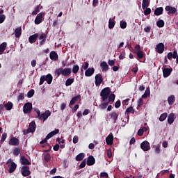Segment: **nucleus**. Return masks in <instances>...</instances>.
Wrapping results in <instances>:
<instances>
[{
  "label": "nucleus",
  "mask_w": 178,
  "mask_h": 178,
  "mask_svg": "<svg viewBox=\"0 0 178 178\" xmlns=\"http://www.w3.org/2000/svg\"><path fill=\"white\" fill-rule=\"evenodd\" d=\"M58 133H59V129H55L47 135V138H52V137H54V136H56Z\"/></svg>",
  "instance_id": "nucleus-26"
},
{
  "label": "nucleus",
  "mask_w": 178,
  "mask_h": 178,
  "mask_svg": "<svg viewBox=\"0 0 178 178\" xmlns=\"http://www.w3.org/2000/svg\"><path fill=\"white\" fill-rule=\"evenodd\" d=\"M49 116H51V111H49V110H47L44 113L40 114L39 119L40 120H44V122H45V120H47Z\"/></svg>",
  "instance_id": "nucleus-6"
},
{
  "label": "nucleus",
  "mask_w": 178,
  "mask_h": 178,
  "mask_svg": "<svg viewBox=\"0 0 178 178\" xmlns=\"http://www.w3.org/2000/svg\"><path fill=\"white\" fill-rule=\"evenodd\" d=\"M6 47H8V43H6V42H4L0 44V55H2V54L5 52Z\"/></svg>",
  "instance_id": "nucleus-22"
},
{
  "label": "nucleus",
  "mask_w": 178,
  "mask_h": 178,
  "mask_svg": "<svg viewBox=\"0 0 178 178\" xmlns=\"http://www.w3.org/2000/svg\"><path fill=\"white\" fill-rule=\"evenodd\" d=\"M31 111H33V104L30 102L26 103L23 107L24 113H31Z\"/></svg>",
  "instance_id": "nucleus-4"
},
{
  "label": "nucleus",
  "mask_w": 178,
  "mask_h": 178,
  "mask_svg": "<svg viewBox=\"0 0 178 178\" xmlns=\"http://www.w3.org/2000/svg\"><path fill=\"white\" fill-rule=\"evenodd\" d=\"M34 89H31L27 93L28 98H31L34 95Z\"/></svg>",
  "instance_id": "nucleus-50"
},
{
  "label": "nucleus",
  "mask_w": 178,
  "mask_h": 178,
  "mask_svg": "<svg viewBox=\"0 0 178 178\" xmlns=\"http://www.w3.org/2000/svg\"><path fill=\"white\" fill-rule=\"evenodd\" d=\"M109 95H111V88L107 87L102 90L100 92V97H102L103 102H104V101H106Z\"/></svg>",
  "instance_id": "nucleus-2"
},
{
  "label": "nucleus",
  "mask_w": 178,
  "mask_h": 178,
  "mask_svg": "<svg viewBox=\"0 0 178 178\" xmlns=\"http://www.w3.org/2000/svg\"><path fill=\"white\" fill-rule=\"evenodd\" d=\"M126 115H129V113H133L134 115V109H133V107H129L127 108L125 111Z\"/></svg>",
  "instance_id": "nucleus-41"
},
{
  "label": "nucleus",
  "mask_w": 178,
  "mask_h": 178,
  "mask_svg": "<svg viewBox=\"0 0 178 178\" xmlns=\"http://www.w3.org/2000/svg\"><path fill=\"white\" fill-rule=\"evenodd\" d=\"M4 107L7 111H10L13 108V103L8 102L4 105Z\"/></svg>",
  "instance_id": "nucleus-35"
},
{
  "label": "nucleus",
  "mask_w": 178,
  "mask_h": 178,
  "mask_svg": "<svg viewBox=\"0 0 178 178\" xmlns=\"http://www.w3.org/2000/svg\"><path fill=\"white\" fill-rule=\"evenodd\" d=\"M52 80H54L52 74H48L47 75H43L40 77L39 84L40 86H42V84H44V81H47V84H51L52 83Z\"/></svg>",
  "instance_id": "nucleus-1"
},
{
  "label": "nucleus",
  "mask_w": 178,
  "mask_h": 178,
  "mask_svg": "<svg viewBox=\"0 0 178 178\" xmlns=\"http://www.w3.org/2000/svg\"><path fill=\"white\" fill-rule=\"evenodd\" d=\"M95 163V158L94 156H89L87 160L88 166H92Z\"/></svg>",
  "instance_id": "nucleus-15"
},
{
  "label": "nucleus",
  "mask_w": 178,
  "mask_h": 178,
  "mask_svg": "<svg viewBox=\"0 0 178 178\" xmlns=\"http://www.w3.org/2000/svg\"><path fill=\"white\" fill-rule=\"evenodd\" d=\"M94 72H95V69H94V67L92 68H88V70H86V71L85 72V76L86 77H91V76H92V74L94 73Z\"/></svg>",
  "instance_id": "nucleus-19"
},
{
  "label": "nucleus",
  "mask_w": 178,
  "mask_h": 178,
  "mask_svg": "<svg viewBox=\"0 0 178 178\" xmlns=\"http://www.w3.org/2000/svg\"><path fill=\"white\" fill-rule=\"evenodd\" d=\"M21 163L22 165H31V162L29 161V159L26 156H21Z\"/></svg>",
  "instance_id": "nucleus-25"
},
{
  "label": "nucleus",
  "mask_w": 178,
  "mask_h": 178,
  "mask_svg": "<svg viewBox=\"0 0 178 178\" xmlns=\"http://www.w3.org/2000/svg\"><path fill=\"white\" fill-rule=\"evenodd\" d=\"M79 109V104H76L73 108H72V113H76L77 110Z\"/></svg>",
  "instance_id": "nucleus-57"
},
{
  "label": "nucleus",
  "mask_w": 178,
  "mask_h": 178,
  "mask_svg": "<svg viewBox=\"0 0 178 178\" xmlns=\"http://www.w3.org/2000/svg\"><path fill=\"white\" fill-rule=\"evenodd\" d=\"M8 144L10 145L17 146L19 145V140L16 137H13L10 139Z\"/></svg>",
  "instance_id": "nucleus-12"
},
{
  "label": "nucleus",
  "mask_w": 178,
  "mask_h": 178,
  "mask_svg": "<svg viewBox=\"0 0 178 178\" xmlns=\"http://www.w3.org/2000/svg\"><path fill=\"white\" fill-rule=\"evenodd\" d=\"M151 91L149 90V87H147L144 92V94L142 95V98H147L148 95H150Z\"/></svg>",
  "instance_id": "nucleus-34"
},
{
  "label": "nucleus",
  "mask_w": 178,
  "mask_h": 178,
  "mask_svg": "<svg viewBox=\"0 0 178 178\" xmlns=\"http://www.w3.org/2000/svg\"><path fill=\"white\" fill-rule=\"evenodd\" d=\"M40 13V6H38L35 8V10L32 12V15L33 16H35V15H38Z\"/></svg>",
  "instance_id": "nucleus-49"
},
{
  "label": "nucleus",
  "mask_w": 178,
  "mask_h": 178,
  "mask_svg": "<svg viewBox=\"0 0 178 178\" xmlns=\"http://www.w3.org/2000/svg\"><path fill=\"white\" fill-rule=\"evenodd\" d=\"M18 101H23L24 99V93H21L17 98Z\"/></svg>",
  "instance_id": "nucleus-56"
},
{
  "label": "nucleus",
  "mask_w": 178,
  "mask_h": 178,
  "mask_svg": "<svg viewBox=\"0 0 178 178\" xmlns=\"http://www.w3.org/2000/svg\"><path fill=\"white\" fill-rule=\"evenodd\" d=\"M34 111L37 113V115H38V118H39L40 116H41V111H40V109L37 108H33Z\"/></svg>",
  "instance_id": "nucleus-60"
},
{
  "label": "nucleus",
  "mask_w": 178,
  "mask_h": 178,
  "mask_svg": "<svg viewBox=\"0 0 178 178\" xmlns=\"http://www.w3.org/2000/svg\"><path fill=\"white\" fill-rule=\"evenodd\" d=\"M167 58L168 59H169V60H171L172 58L173 59H176V58H177V50L174 49L173 53L172 52L168 53Z\"/></svg>",
  "instance_id": "nucleus-11"
},
{
  "label": "nucleus",
  "mask_w": 178,
  "mask_h": 178,
  "mask_svg": "<svg viewBox=\"0 0 178 178\" xmlns=\"http://www.w3.org/2000/svg\"><path fill=\"white\" fill-rule=\"evenodd\" d=\"M162 13H163V7H159L154 10L155 16H161V15H162Z\"/></svg>",
  "instance_id": "nucleus-21"
},
{
  "label": "nucleus",
  "mask_w": 178,
  "mask_h": 178,
  "mask_svg": "<svg viewBox=\"0 0 178 178\" xmlns=\"http://www.w3.org/2000/svg\"><path fill=\"white\" fill-rule=\"evenodd\" d=\"M143 134H144V129H140L138 131V136H139V137H141V136H143Z\"/></svg>",
  "instance_id": "nucleus-61"
},
{
  "label": "nucleus",
  "mask_w": 178,
  "mask_h": 178,
  "mask_svg": "<svg viewBox=\"0 0 178 178\" xmlns=\"http://www.w3.org/2000/svg\"><path fill=\"white\" fill-rule=\"evenodd\" d=\"M108 105H109V102H107L102 103L99 106L101 109H106Z\"/></svg>",
  "instance_id": "nucleus-43"
},
{
  "label": "nucleus",
  "mask_w": 178,
  "mask_h": 178,
  "mask_svg": "<svg viewBox=\"0 0 178 178\" xmlns=\"http://www.w3.org/2000/svg\"><path fill=\"white\" fill-rule=\"evenodd\" d=\"M172 68H163V77H169L170 74L172 73Z\"/></svg>",
  "instance_id": "nucleus-13"
},
{
  "label": "nucleus",
  "mask_w": 178,
  "mask_h": 178,
  "mask_svg": "<svg viewBox=\"0 0 178 178\" xmlns=\"http://www.w3.org/2000/svg\"><path fill=\"white\" fill-rule=\"evenodd\" d=\"M144 104V100H143L141 98L139 99L138 101V106H143V104Z\"/></svg>",
  "instance_id": "nucleus-62"
},
{
  "label": "nucleus",
  "mask_w": 178,
  "mask_h": 178,
  "mask_svg": "<svg viewBox=\"0 0 178 178\" xmlns=\"http://www.w3.org/2000/svg\"><path fill=\"white\" fill-rule=\"evenodd\" d=\"M115 24H116V22H115V19L111 18L108 21V29H110V30H112V29L115 27Z\"/></svg>",
  "instance_id": "nucleus-32"
},
{
  "label": "nucleus",
  "mask_w": 178,
  "mask_h": 178,
  "mask_svg": "<svg viewBox=\"0 0 178 178\" xmlns=\"http://www.w3.org/2000/svg\"><path fill=\"white\" fill-rule=\"evenodd\" d=\"M81 98V96L80 95H78L72 97V99H71L70 103V105H74V103L77 102V101L79 99H80Z\"/></svg>",
  "instance_id": "nucleus-29"
},
{
  "label": "nucleus",
  "mask_w": 178,
  "mask_h": 178,
  "mask_svg": "<svg viewBox=\"0 0 178 178\" xmlns=\"http://www.w3.org/2000/svg\"><path fill=\"white\" fill-rule=\"evenodd\" d=\"M149 6V2L148 0H143L142 8L143 9H147Z\"/></svg>",
  "instance_id": "nucleus-37"
},
{
  "label": "nucleus",
  "mask_w": 178,
  "mask_h": 178,
  "mask_svg": "<svg viewBox=\"0 0 178 178\" xmlns=\"http://www.w3.org/2000/svg\"><path fill=\"white\" fill-rule=\"evenodd\" d=\"M145 10H144V15L145 16H148V15H151V8L147 7L145 8Z\"/></svg>",
  "instance_id": "nucleus-47"
},
{
  "label": "nucleus",
  "mask_w": 178,
  "mask_h": 178,
  "mask_svg": "<svg viewBox=\"0 0 178 178\" xmlns=\"http://www.w3.org/2000/svg\"><path fill=\"white\" fill-rule=\"evenodd\" d=\"M49 57L51 60H58V59H59V56H58V53L54 51L50 52Z\"/></svg>",
  "instance_id": "nucleus-14"
},
{
  "label": "nucleus",
  "mask_w": 178,
  "mask_h": 178,
  "mask_svg": "<svg viewBox=\"0 0 178 178\" xmlns=\"http://www.w3.org/2000/svg\"><path fill=\"white\" fill-rule=\"evenodd\" d=\"M175 101H176V97H175V95H172L168 98V102L169 105H173L175 104Z\"/></svg>",
  "instance_id": "nucleus-30"
},
{
  "label": "nucleus",
  "mask_w": 178,
  "mask_h": 178,
  "mask_svg": "<svg viewBox=\"0 0 178 178\" xmlns=\"http://www.w3.org/2000/svg\"><path fill=\"white\" fill-rule=\"evenodd\" d=\"M46 39H47V35H45V33H42L39 37V40H46Z\"/></svg>",
  "instance_id": "nucleus-63"
},
{
  "label": "nucleus",
  "mask_w": 178,
  "mask_h": 178,
  "mask_svg": "<svg viewBox=\"0 0 178 178\" xmlns=\"http://www.w3.org/2000/svg\"><path fill=\"white\" fill-rule=\"evenodd\" d=\"M111 119L114 120L113 123H116V120H118V118H119V115L116 112H112L110 113Z\"/></svg>",
  "instance_id": "nucleus-27"
},
{
  "label": "nucleus",
  "mask_w": 178,
  "mask_h": 178,
  "mask_svg": "<svg viewBox=\"0 0 178 178\" xmlns=\"http://www.w3.org/2000/svg\"><path fill=\"white\" fill-rule=\"evenodd\" d=\"M120 27L122 29H126V27H127V22H126L125 21H122L120 23Z\"/></svg>",
  "instance_id": "nucleus-48"
},
{
  "label": "nucleus",
  "mask_w": 178,
  "mask_h": 178,
  "mask_svg": "<svg viewBox=\"0 0 178 178\" xmlns=\"http://www.w3.org/2000/svg\"><path fill=\"white\" fill-rule=\"evenodd\" d=\"M15 35L16 38H19V37H20V35H22V27L15 29Z\"/></svg>",
  "instance_id": "nucleus-31"
},
{
  "label": "nucleus",
  "mask_w": 178,
  "mask_h": 178,
  "mask_svg": "<svg viewBox=\"0 0 178 178\" xmlns=\"http://www.w3.org/2000/svg\"><path fill=\"white\" fill-rule=\"evenodd\" d=\"M73 83H74V78H72V79L69 78L65 81V86L66 87H69V86H72Z\"/></svg>",
  "instance_id": "nucleus-33"
},
{
  "label": "nucleus",
  "mask_w": 178,
  "mask_h": 178,
  "mask_svg": "<svg viewBox=\"0 0 178 178\" xmlns=\"http://www.w3.org/2000/svg\"><path fill=\"white\" fill-rule=\"evenodd\" d=\"M108 172H101L100 177H108Z\"/></svg>",
  "instance_id": "nucleus-64"
},
{
  "label": "nucleus",
  "mask_w": 178,
  "mask_h": 178,
  "mask_svg": "<svg viewBox=\"0 0 178 178\" xmlns=\"http://www.w3.org/2000/svg\"><path fill=\"white\" fill-rule=\"evenodd\" d=\"M157 27H159L160 29H162L165 26V22L162 19H159L156 22Z\"/></svg>",
  "instance_id": "nucleus-38"
},
{
  "label": "nucleus",
  "mask_w": 178,
  "mask_h": 178,
  "mask_svg": "<svg viewBox=\"0 0 178 178\" xmlns=\"http://www.w3.org/2000/svg\"><path fill=\"white\" fill-rule=\"evenodd\" d=\"M107 156L108 158H112V149H108L107 150Z\"/></svg>",
  "instance_id": "nucleus-59"
},
{
  "label": "nucleus",
  "mask_w": 178,
  "mask_h": 178,
  "mask_svg": "<svg viewBox=\"0 0 178 178\" xmlns=\"http://www.w3.org/2000/svg\"><path fill=\"white\" fill-rule=\"evenodd\" d=\"M19 154H20V148H16L13 150V154L15 156H17V155H19Z\"/></svg>",
  "instance_id": "nucleus-52"
},
{
  "label": "nucleus",
  "mask_w": 178,
  "mask_h": 178,
  "mask_svg": "<svg viewBox=\"0 0 178 178\" xmlns=\"http://www.w3.org/2000/svg\"><path fill=\"white\" fill-rule=\"evenodd\" d=\"M120 105H121L120 100H118V101L115 103V108H120Z\"/></svg>",
  "instance_id": "nucleus-58"
},
{
  "label": "nucleus",
  "mask_w": 178,
  "mask_h": 178,
  "mask_svg": "<svg viewBox=\"0 0 178 178\" xmlns=\"http://www.w3.org/2000/svg\"><path fill=\"white\" fill-rule=\"evenodd\" d=\"M95 79V86L97 87L102 84V81H104V79H102V75L101 74H96Z\"/></svg>",
  "instance_id": "nucleus-5"
},
{
  "label": "nucleus",
  "mask_w": 178,
  "mask_h": 178,
  "mask_svg": "<svg viewBox=\"0 0 178 178\" xmlns=\"http://www.w3.org/2000/svg\"><path fill=\"white\" fill-rule=\"evenodd\" d=\"M108 104L109 102H113V101H115V94L112 93L108 96Z\"/></svg>",
  "instance_id": "nucleus-44"
},
{
  "label": "nucleus",
  "mask_w": 178,
  "mask_h": 178,
  "mask_svg": "<svg viewBox=\"0 0 178 178\" xmlns=\"http://www.w3.org/2000/svg\"><path fill=\"white\" fill-rule=\"evenodd\" d=\"M100 67H102V72H108V70H109V65H108V63L105 61L100 63Z\"/></svg>",
  "instance_id": "nucleus-17"
},
{
  "label": "nucleus",
  "mask_w": 178,
  "mask_h": 178,
  "mask_svg": "<svg viewBox=\"0 0 178 178\" xmlns=\"http://www.w3.org/2000/svg\"><path fill=\"white\" fill-rule=\"evenodd\" d=\"M71 74H72V68L63 69V76L67 77V76H69Z\"/></svg>",
  "instance_id": "nucleus-24"
},
{
  "label": "nucleus",
  "mask_w": 178,
  "mask_h": 178,
  "mask_svg": "<svg viewBox=\"0 0 178 178\" xmlns=\"http://www.w3.org/2000/svg\"><path fill=\"white\" fill-rule=\"evenodd\" d=\"M79 70H80V67H79V65H74L73 67H72V72L74 74H76V73H77Z\"/></svg>",
  "instance_id": "nucleus-45"
},
{
  "label": "nucleus",
  "mask_w": 178,
  "mask_h": 178,
  "mask_svg": "<svg viewBox=\"0 0 178 178\" xmlns=\"http://www.w3.org/2000/svg\"><path fill=\"white\" fill-rule=\"evenodd\" d=\"M173 122H175V113H172L168 115V123H169V124H172Z\"/></svg>",
  "instance_id": "nucleus-28"
},
{
  "label": "nucleus",
  "mask_w": 178,
  "mask_h": 178,
  "mask_svg": "<svg viewBox=\"0 0 178 178\" xmlns=\"http://www.w3.org/2000/svg\"><path fill=\"white\" fill-rule=\"evenodd\" d=\"M84 156H85L84 153H80L76 156L75 159L77 161H83V159H84Z\"/></svg>",
  "instance_id": "nucleus-36"
},
{
  "label": "nucleus",
  "mask_w": 178,
  "mask_h": 178,
  "mask_svg": "<svg viewBox=\"0 0 178 178\" xmlns=\"http://www.w3.org/2000/svg\"><path fill=\"white\" fill-rule=\"evenodd\" d=\"M156 51L158 54H163V51H165V44L163 43H159L156 47Z\"/></svg>",
  "instance_id": "nucleus-10"
},
{
  "label": "nucleus",
  "mask_w": 178,
  "mask_h": 178,
  "mask_svg": "<svg viewBox=\"0 0 178 178\" xmlns=\"http://www.w3.org/2000/svg\"><path fill=\"white\" fill-rule=\"evenodd\" d=\"M16 168H17V165L16 163L12 161L8 170L9 173H13L16 170Z\"/></svg>",
  "instance_id": "nucleus-20"
},
{
  "label": "nucleus",
  "mask_w": 178,
  "mask_h": 178,
  "mask_svg": "<svg viewBox=\"0 0 178 178\" xmlns=\"http://www.w3.org/2000/svg\"><path fill=\"white\" fill-rule=\"evenodd\" d=\"M35 127H36L35 122H31L28 127V130L31 133H34L35 131Z\"/></svg>",
  "instance_id": "nucleus-23"
},
{
  "label": "nucleus",
  "mask_w": 178,
  "mask_h": 178,
  "mask_svg": "<svg viewBox=\"0 0 178 178\" xmlns=\"http://www.w3.org/2000/svg\"><path fill=\"white\" fill-rule=\"evenodd\" d=\"M167 118H168V113H163V114L161 115L159 118V120L160 122H163V120H165V119H166Z\"/></svg>",
  "instance_id": "nucleus-42"
},
{
  "label": "nucleus",
  "mask_w": 178,
  "mask_h": 178,
  "mask_svg": "<svg viewBox=\"0 0 178 178\" xmlns=\"http://www.w3.org/2000/svg\"><path fill=\"white\" fill-rule=\"evenodd\" d=\"M166 12H168V15H175L177 12V9L176 8L170 6H167L165 8Z\"/></svg>",
  "instance_id": "nucleus-8"
},
{
  "label": "nucleus",
  "mask_w": 178,
  "mask_h": 178,
  "mask_svg": "<svg viewBox=\"0 0 178 178\" xmlns=\"http://www.w3.org/2000/svg\"><path fill=\"white\" fill-rule=\"evenodd\" d=\"M55 74H56L58 77H59L60 74H63V68L60 67L56 69L55 70Z\"/></svg>",
  "instance_id": "nucleus-39"
},
{
  "label": "nucleus",
  "mask_w": 178,
  "mask_h": 178,
  "mask_svg": "<svg viewBox=\"0 0 178 178\" xmlns=\"http://www.w3.org/2000/svg\"><path fill=\"white\" fill-rule=\"evenodd\" d=\"M6 137H8V134L3 133L2 134V136H1V143H3V141H5L6 140Z\"/></svg>",
  "instance_id": "nucleus-53"
},
{
  "label": "nucleus",
  "mask_w": 178,
  "mask_h": 178,
  "mask_svg": "<svg viewBox=\"0 0 178 178\" xmlns=\"http://www.w3.org/2000/svg\"><path fill=\"white\" fill-rule=\"evenodd\" d=\"M44 159L45 162H49L51 161V154L49 153H47L44 156Z\"/></svg>",
  "instance_id": "nucleus-46"
},
{
  "label": "nucleus",
  "mask_w": 178,
  "mask_h": 178,
  "mask_svg": "<svg viewBox=\"0 0 178 178\" xmlns=\"http://www.w3.org/2000/svg\"><path fill=\"white\" fill-rule=\"evenodd\" d=\"M86 159L83 160V161L79 165V168L84 169V168H86Z\"/></svg>",
  "instance_id": "nucleus-51"
},
{
  "label": "nucleus",
  "mask_w": 178,
  "mask_h": 178,
  "mask_svg": "<svg viewBox=\"0 0 178 178\" xmlns=\"http://www.w3.org/2000/svg\"><path fill=\"white\" fill-rule=\"evenodd\" d=\"M74 144H77L79 143V136H74L72 140Z\"/></svg>",
  "instance_id": "nucleus-55"
},
{
  "label": "nucleus",
  "mask_w": 178,
  "mask_h": 178,
  "mask_svg": "<svg viewBox=\"0 0 178 178\" xmlns=\"http://www.w3.org/2000/svg\"><path fill=\"white\" fill-rule=\"evenodd\" d=\"M5 19H6V16H5V15H0V24L5 22Z\"/></svg>",
  "instance_id": "nucleus-54"
},
{
  "label": "nucleus",
  "mask_w": 178,
  "mask_h": 178,
  "mask_svg": "<svg viewBox=\"0 0 178 178\" xmlns=\"http://www.w3.org/2000/svg\"><path fill=\"white\" fill-rule=\"evenodd\" d=\"M140 148L143 151H149L151 147L149 146V143L147 140L142 142L140 144Z\"/></svg>",
  "instance_id": "nucleus-7"
},
{
  "label": "nucleus",
  "mask_w": 178,
  "mask_h": 178,
  "mask_svg": "<svg viewBox=\"0 0 178 178\" xmlns=\"http://www.w3.org/2000/svg\"><path fill=\"white\" fill-rule=\"evenodd\" d=\"M21 174L24 177H27V176H30L31 175V172L30 171V167L28 165H23L21 168Z\"/></svg>",
  "instance_id": "nucleus-3"
},
{
  "label": "nucleus",
  "mask_w": 178,
  "mask_h": 178,
  "mask_svg": "<svg viewBox=\"0 0 178 178\" xmlns=\"http://www.w3.org/2000/svg\"><path fill=\"white\" fill-rule=\"evenodd\" d=\"M136 55L139 59H143V58H144V53L141 50H138L136 52Z\"/></svg>",
  "instance_id": "nucleus-40"
},
{
  "label": "nucleus",
  "mask_w": 178,
  "mask_h": 178,
  "mask_svg": "<svg viewBox=\"0 0 178 178\" xmlns=\"http://www.w3.org/2000/svg\"><path fill=\"white\" fill-rule=\"evenodd\" d=\"M106 142L107 145H112V144H113V135L109 134L106 138Z\"/></svg>",
  "instance_id": "nucleus-18"
},
{
  "label": "nucleus",
  "mask_w": 178,
  "mask_h": 178,
  "mask_svg": "<svg viewBox=\"0 0 178 178\" xmlns=\"http://www.w3.org/2000/svg\"><path fill=\"white\" fill-rule=\"evenodd\" d=\"M37 38H38V33H35L29 38V42L30 44H34L37 41Z\"/></svg>",
  "instance_id": "nucleus-16"
},
{
  "label": "nucleus",
  "mask_w": 178,
  "mask_h": 178,
  "mask_svg": "<svg viewBox=\"0 0 178 178\" xmlns=\"http://www.w3.org/2000/svg\"><path fill=\"white\" fill-rule=\"evenodd\" d=\"M44 18V13H40L35 19V24H40L42 22Z\"/></svg>",
  "instance_id": "nucleus-9"
}]
</instances>
